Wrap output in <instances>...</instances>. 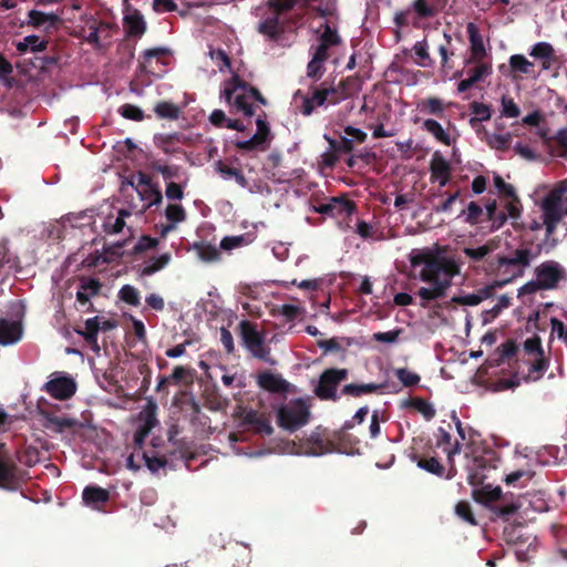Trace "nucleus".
<instances>
[{
    "instance_id": "nucleus-1",
    "label": "nucleus",
    "mask_w": 567,
    "mask_h": 567,
    "mask_svg": "<svg viewBox=\"0 0 567 567\" xmlns=\"http://www.w3.org/2000/svg\"><path fill=\"white\" fill-rule=\"evenodd\" d=\"M446 250L447 247L436 246L435 251L426 250L411 258L413 266L423 265L420 279L432 286L421 287L417 291L423 307L430 301L445 297L453 278L461 274V259L445 255Z\"/></svg>"
},
{
    "instance_id": "nucleus-2",
    "label": "nucleus",
    "mask_w": 567,
    "mask_h": 567,
    "mask_svg": "<svg viewBox=\"0 0 567 567\" xmlns=\"http://www.w3.org/2000/svg\"><path fill=\"white\" fill-rule=\"evenodd\" d=\"M542 254V245L535 247H519L508 256H497L489 268L498 276L505 277L497 286L502 287L512 280L522 277L534 259Z\"/></svg>"
},
{
    "instance_id": "nucleus-3",
    "label": "nucleus",
    "mask_w": 567,
    "mask_h": 567,
    "mask_svg": "<svg viewBox=\"0 0 567 567\" xmlns=\"http://www.w3.org/2000/svg\"><path fill=\"white\" fill-rule=\"evenodd\" d=\"M220 100L231 106H255L266 104L262 95L252 86L243 82L238 75L224 82L220 91Z\"/></svg>"
},
{
    "instance_id": "nucleus-4",
    "label": "nucleus",
    "mask_w": 567,
    "mask_h": 567,
    "mask_svg": "<svg viewBox=\"0 0 567 567\" xmlns=\"http://www.w3.org/2000/svg\"><path fill=\"white\" fill-rule=\"evenodd\" d=\"M309 405L302 399L291 400L277 410L278 425L289 432L299 430L309 422Z\"/></svg>"
},
{
    "instance_id": "nucleus-5",
    "label": "nucleus",
    "mask_w": 567,
    "mask_h": 567,
    "mask_svg": "<svg viewBox=\"0 0 567 567\" xmlns=\"http://www.w3.org/2000/svg\"><path fill=\"white\" fill-rule=\"evenodd\" d=\"M501 458L495 450L486 449L481 454L475 455L472 463L467 466V481L471 485L477 486L484 484L488 478V472L496 470Z\"/></svg>"
},
{
    "instance_id": "nucleus-6",
    "label": "nucleus",
    "mask_w": 567,
    "mask_h": 567,
    "mask_svg": "<svg viewBox=\"0 0 567 567\" xmlns=\"http://www.w3.org/2000/svg\"><path fill=\"white\" fill-rule=\"evenodd\" d=\"M349 371L347 369L330 368L326 369L319 377V381L313 392L320 400L338 401L340 395L337 393L339 384L347 380Z\"/></svg>"
},
{
    "instance_id": "nucleus-7",
    "label": "nucleus",
    "mask_w": 567,
    "mask_h": 567,
    "mask_svg": "<svg viewBox=\"0 0 567 567\" xmlns=\"http://www.w3.org/2000/svg\"><path fill=\"white\" fill-rule=\"evenodd\" d=\"M344 99L343 91L330 89L324 84L318 89L302 93L300 90L293 95V103L302 106H322L326 102L329 104H338Z\"/></svg>"
},
{
    "instance_id": "nucleus-8",
    "label": "nucleus",
    "mask_w": 567,
    "mask_h": 567,
    "mask_svg": "<svg viewBox=\"0 0 567 567\" xmlns=\"http://www.w3.org/2000/svg\"><path fill=\"white\" fill-rule=\"evenodd\" d=\"M78 34L95 49H101L111 38V27L93 17H83L78 25Z\"/></svg>"
},
{
    "instance_id": "nucleus-9",
    "label": "nucleus",
    "mask_w": 567,
    "mask_h": 567,
    "mask_svg": "<svg viewBox=\"0 0 567 567\" xmlns=\"http://www.w3.org/2000/svg\"><path fill=\"white\" fill-rule=\"evenodd\" d=\"M501 71L514 83H519L524 80L535 81L540 74L535 63L528 60L524 54L511 55L507 66L502 65Z\"/></svg>"
},
{
    "instance_id": "nucleus-10",
    "label": "nucleus",
    "mask_w": 567,
    "mask_h": 567,
    "mask_svg": "<svg viewBox=\"0 0 567 567\" xmlns=\"http://www.w3.org/2000/svg\"><path fill=\"white\" fill-rule=\"evenodd\" d=\"M127 184L135 189L143 202H146L145 210L163 202V194L157 184H154L152 177L143 172L132 175Z\"/></svg>"
},
{
    "instance_id": "nucleus-11",
    "label": "nucleus",
    "mask_w": 567,
    "mask_h": 567,
    "mask_svg": "<svg viewBox=\"0 0 567 567\" xmlns=\"http://www.w3.org/2000/svg\"><path fill=\"white\" fill-rule=\"evenodd\" d=\"M240 337L244 346L250 353L262 361H268L270 349L266 347L264 336L248 320L239 323Z\"/></svg>"
},
{
    "instance_id": "nucleus-12",
    "label": "nucleus",
    "mask_w": 567,
    "mask_h": 567,
    "mask_svg": "<svg viewBox=\"0 0 567 567\" xmlns=\"http://www.w3.org/2000/svg\"><path fill=\"white\" fill-rule=\"evenodd\" d=\"M535 277L544 290H554L560 281L567 280V271L558 261L547 260L535 268Z\"/></svg>"
},
{
    "instance_id": "nucleus-13",
    "label": "nucleus",
    "mask_w": 567,
    "mask_h": 567,
    "mask_svg": "<svg viewBox=\"0 0 567 567\" xmlns=\"http://www.w3.org/2000/svg\"><path fill=\"white\" fill-rule=\"evenodd\" d=\"M19 468L4 443H0V488L16 491L19 487Z\"/></svg>"
},
{
    "instance_id": "nucleus-14",
    "label": "nucleus",
    "mask_w": 567,
    "mask_h": 567,
    "mask_svg": "<svg viewBox=\"0 0 567 567\" xmlns=\"http://www.w3.org/2000/svg\"><path fill=\"white\" fill-rule=\"evenodd\" d=\"M341 38L339 37L336 29L330 25H326L324 30L319 34L317 44L311 47V52L327 59H334L337 62L336 54L341 47Z\"/></svg>"
},
{
    "instance_id": "nucleus-15",
    "label": "nucleus",
    "mask_w": 567,
    "mask_h": 567,
    "mask_svg": "<svg viewBox=\"0 0 567 567\" xmlns=\"http://www.w3.org/2000/svg\"><path fill=\"white\" fill-rule=\"evenodd\" d=\"M543 221L559 224L567 216V205L555 194H548L540 204Z\"/></svg>"
},
{
    "instance_id": "nucleus-16",
    "label": "nucleus",
    "mask_w": 567,
    "mask_h": 567,
    "mask_svg": "<svg viewBox=\"0 0 567 567\" xmlns=\"http://www.w3.org/2000/svg\"><path fill=\"white\" fill-rule=\"evenodd\" d=\"M315 209L322 215L341 217L351 215L355 209V205L352 200L342 197H332L328 203L320 204Z\"/></svg>"
},
{
    "instance_id": "nucleus-17",
    "label": "nucleus",
    "mask_w": 567,
    "mask_h": 567,
    "mask_svg": "<svg viewBox=\"0 0 567 567\" xmlns=\"http://www.w3.org/2000/svg\"><path fill=\"white\" fill-rule=\"evenodd\" d=\"M44 390L54 399L68 400L76 391V384L73 379L60 377L48 381Z\"/></svg>"
},
{
    "instance_id": "nucleus-18",
    "label": "nucleus",
    "mask_w": 567,
    "mask_h": 567,
    "mask_svg": "<svg viewBox=\"0 0 567 567\" xmlns=\"http://www.w3.org/2000/svg\"><path fill=\"white\" fill-rule=\"evenodd\" d=\"M431 182H439L441 187L447 185L451 179L452 167L451 164L444 158L440 152L432 155L430 162Z\"/></svg>"
},
{
    "instance_id": "nucleus-19",
    "label": "nucleus",
    "mask_w": 567,
    "mask_h": 567,
    "mask_svg": "<svg viewBox=\"0 0 567 567\" xmlns=\"http://www.w3.org/2000/svg\"><path fill=\"white\" fill-rule=\"evenodd\" d=\"M168 52L167 49L164 48H155L144 52L142 66L147 72L154 76H161L165 73V61L163 60L164 55Z\"/></svg>"
},
{
    "instance_id": "nucleus-20",
    "label": "nucleus",
    "mask_w": 567,
    "mask_h": 567,
    "mask_svg": "<svg viewBox=\"0 0 567 567\" xmlns=\"http://www.w3.org/2000/svg\"><path fill=\"white\" fill-rule=\"evenodd\" d=\"M257 383L261 389L271 393H287L290 388V383L280 374H275L269 371L259 373Z\"/></svg>"
},
{
    "instance_id": "nucleus-21",
    "label": "nucleus",
    "mask_w": 567,
    "mask_h": 567,
    "mask_svg": "<svg viewBox=\"0 0 567 567\" xmlns=\"http://www.w3.org/2000/svg\"><path fill=\"white\" fill-rule=\"evenodd\" d=\"M466 31L471 45L470 62H481L487 54L483 37L481 35L477 25L473 22L467 23Z\"/></svg>"
},
{
    "instance_id": "nucleus-22",
    "label": "nucleus",
    "mask_w": 567,
    "mask_h": 567,
    "mask_svg": "<svg viewBox=\"0 0 567 567\" xmlns=\"http://www.w3.org/2000/svg\"><path fill=\"white\" fill-rule=\"evenodd\" d=\"M524 364L527 368L526 374H525L524 369L520 370V373L524 375V379L526 381H537L547 371L548 365H549V361L545 357V354H540V355H537V357L527 358L524 361Z\"/></svg>"
},
{
    "instance_id": "nucleus-23",
    "label": "nucleus",
    "mask_w": 567,
    "mask_h": 567,
    "mask_svg": "<svg viewBox=\"0 0 567 567\" xmlns=\"http://www.w3.org/2000/svg\"><path fill=\"white\" fill-rule=\"evenodd\" d=\"M110 499V492L103 487L89 485L83 489L82 501L83 503L93 508L99 509L101 505H104Z\"/></svg>"
},
{
    "instance_id": "nucleus-24",
    "label": "nucleus",
    "mask_w": 567,
    "mask_h": 567,
    "mask_svg": "<svg viewBox=\"0 0 567 567\" xmlns=\"http://www.w3.org/2000/svg\"><path fill=\"white\" fill-rule=\"evenodd\" d=\"M243 424L250 426L255 433L260 435H270L274 432L269 419L254 410L244 415Z\"/></svg>"
},
{
    "instance_id": "nucleus-25",
    "label": "nucleus",
    "mask_w": 567,
    "mask_h": 567,
    "mask_svg": "<svg viewBox=\"0 0 567 567\" xmlns=\"http://www.w3.org/2000/svg\"><path fill=\"white\" fill-rule=\"evenodd\" d=\"M22 326L18 321L0 319V344L8 346L21 339Z\"/></svg>"
},
{
    "instance_id": "nucleus-26",
    "label": "nucleus",
    "mask_w": 567,
    "mask_h": 567,
    "mask_svg": "<svg viewBox=\"0 0 567 567\" xmlns=\"http://www.w3.org/2000/svg\"><path fill=\"white\" fill-rule=\"evenodd\" d=\"M59 21V16L55 13H45L39 10H30L28 13V24L44 31L55 28Z\"/></svg>"
},
{
    "instance_id": "nucleus-27",
    "label": "nucleus",
    "mask_w": 567,
    "mask_h": 567,
    "mask_svg": "<svg viewBox=\"0 0 567 567\" xmlns=\"http://www.w3.org/2000/svg\"><path fill=\"white\" fill-rule=\"evenodd\" d=\"M451 430H452V424L447 423L446 427L440 426L435 434L436 446L443 447L444 452H446V454H447V458H449L450 463L453 462V456L461 452V444L457 441L455 442V444L452 447H447L451 444V439H452L451 433H450Z\"/></svg>"
},
{
    "instance_id": "nucleus-28",
    "label": "nucleus",
    "mask_w": 567,
    "mask_h": 567,
    "mask_svg": "<svg viewBox=\"0 0 567 567\" xmlns=\"http://www.w3.org/2000/svg\"><path fill=\"white\" fill-rule=\"evenodd\" d=\"M492 72L491 64L480 63L475 68L471 69L467 73V78L458 83V92H465L475 83L482 81L484 78L489 75Z\"/></svg>"
},
{
    "instance_id": "nucleus-29",
    "label": "nucleus",
    "mask_w": 567,
    "mask_h": 567,
    "mask_svg": "<svg viewBox=\"0 0 567 567\" xmlns=\"http://www.w3.org/2000/svg\"><path fill=\"white\" fill-rule=\"evenodd\" d=\"M101 329L99 317L90 318L85 321L84 330L75 329V332L84 338L87 344L94 351H99L97 334Z\"/></svg>"
},
{
    "instance_id": "nucleus-30",
    "label": "nucleus",
    "mask_w": 567,
    "mask_h": 567,
    "mask_svg": "<svg viewBox=\"0 0 567 567\" xmlns=\"http://www.w3.org/2000/svg\"><path fill=\"white\" fill-rule=\"evenodd\" d=\"M309 453L312 455H322L333 451V443L326 439L320 432H312L307 440Z\"/></svg>"
},
{
    "instance_id": "nucleus-31",
    "label": "nucleus",
    "mask_w": 567,
    "mask_h": 567,
    "mask_svg": "<svg viewBox=\"0 0 567 567\" xmlns=\"http://www.w3.org/2000/svg\"><path fill=\"white\" fill-rule=\"evenodd\" d=\"M48 42L42 40L39 35L31 34L24 37L16 44L17 50L21 54L25 53H40L47 49Z\"/></svg>"
},
{
    "instance_id": "nucleus-32",
    "label": "nucleus",
    "mask_w": 567,
    "mask_h": 567,
    "mask_svg": "<svg viewBox=\"0 0 567 567\" xmlns=\"http://www.w3.org/2000/svg\"><path fill=\"white\" fill-rule=\"evenodd\" d=\"M554 48L548 42H537L529 49V56L538 59L543 63V69L549 68L550 61L554 58Z\"/></svg>"
},
{
    "instance_id": "nucleus-33",
    "label": "nucleus",
    "mask_w": 567,
    "mask_h": 567,
    "mask_svg": "<svg viewBox=\"0 0 567 567\" xmlns=\"http://www.w3.org/2000/svg\"><path fill=\"white\" fill-rule=\"evenodd\" d=\"M384 384L367 383V384H346L341 389V395H348L353 398H360L364 394L375 393L383 389Z\"/></svg>"
},
{
    "instance_id": "nucleus-34",
    "label": "nucleus",
    "mask_w": 567,
    "mask_h": 567,
    "mask_svg": "<svg viewBox=\"0 0 567 567\" xmlns=\"http://www.w3.org/2000/svg\"><path fill=\"white\" fill-rule=\"evenodd\" d=\"M127 216H131L127 209H120L116 217L109 215L103 223V230L107 235L120 234L125 227V217Z\"/></svg>"
},
{
    "instance_id": "nucleus-35",
    "label": "nucleus",
    "mask_w": 567,
    "mask_h": 567,
    "mask_svg": "<svg viewBox=\"0 0 567 567\" xmlns=\"http://www.w3.org/2000/svg\"><path fill=\"white\" fill-rule=\"evenodd\" d=\"M485 210L486 218L492 224V229H499L507 221V214L497 209L496 199L488 200L485 204Z\"/></svg>"
},
{
    "instance_id": "nucleus-36",
    "label": "nucleus",
    "mask_w": 567,
    "mask_h": 567,
    "mask_svg": "<svg viewBox=\"0 0 567 567\" xmlns=\"http://www.w3.org/2000/svg\"><path fill=\"white\" fill-rule=\"evenodd\" d=\"M124 25L128 35L141 37L146 29L143 17L137 12L133 11L124 17Z\"/></svg>"
},
{
    "instance_id": "nucleus-37",
    "label": "nucleus",
    "mask_w": 567,
    "mask_h": 567,
    "mask_svg": "<svg viewBox=\"0 0 567 567\" xmlns=\"http://www.w3.org/2000/svg\"><path fill=\"white\" fill-rule=\"evenodd\" d=\"M495 250V245L488 241L478 247H464L463 252L472 264L486 260V257Z\"/></svg>"
},
{
    "instance_id": "nucleus-38",
    "label": "nucleus",
    "mask_w": 567,
    "mask_h": 567,
    "mask_svg": "<svg viewBox=\"0 0 567 567\" xmlns=\"http://www.w3.org/2000/svg\"><path fill=\"white\" fill-rule=\"evenodd\" d=\"M402 405L416 410L426 421H431L436 413L434 406L422 398H410L405 400Z\"/></svg>"
},
{
    "instance_id": "nucleus-39",
    "label": "nucleus",
    "mask_w": 567,
    "mask_h": 567,
    "mask_svg": "<svg viewBox=\"0 0 567 567\" xmlns=\"http://www.w3.org/2000/svg\"><path fill=\"white\" fill-rule=\"evenodd\" d=\"M536 475V472L530 468H519L506 475L505 482L507 485L524 487Z\"/></svg>"
},
{
    "instance_id": "nucleus-40",
    "label": "nucleus",
    "mask_w": 567,
    "mask_h": 567,
    "mask_svg": "<svg viewBox=\"0 0 567 567\" xmlns=\"http://www.w3.org/2000/svg\"><path fill=\"white\" fill-rule=\"evenodd\" d=\"M413 461L416 462L417 466L431 474L443 476L444 466L439 462L436 457H419L416 455L413 456Z\"/></svg>"
},
{
    "instance_id": "nucleus-41",
    "label": "nucleus",
    "mask_w": 567,
    "mask_h": 567,
    "mask_svg": "<svg viewBox=\"0 0 567 567\" xmlns=\"http://www.w3.org/2000/svg\"><path fill=\"white\" fill-rule=\"evenodd\" d=\"M501 496H502L501 487L492 488L489 485H485L481 489H475L473 492L474 499L480 503H485V504L496 502L501 498Z\"/></svg>"
},
{
    "instance_id": "nucleus-42",
    "label": "nucleus",
    "mask_w": 567,
    "mask_h": 567,
    "mask_svg": "<svg viewBox=\"0 0 567 567\" xmlns=\"http://www.w3.org/2000/svg\"><path fill=\"white\" fill-rule=\"evenodd\" d=\"M216 171L225 178H234L241 187L247 186V179L240 169L227 166L221 161L216 163Z\"/></svg>"
},
{
    "instance_id": "nucleus-43",
    "label": "nucleus",
    "mask_w": 567,
    "mask_h": 567,
    "mask_svg": "<svg viewBox=\"0 0 567 567\" xmlns=\"http://www.w3.org/2000/svg\"><path fill=\"white\" fill-rule=\"evenodd\" d=\"M128 239H124L122 241H117L112 245H107L103 247V262L110 264L115 261L116 259L123 257L125 251H123V247L126 246Z\"/></svg>"
},
{
    "instance_id": "nucleus-44",
    "label": "nucleus",
    "mask_w": 567,
    "mask_h": 567,
    "mask_svg": "<svg viewBox=\"0 0 567 567\" xmlns=\"http://www.w3.org/2000/svg\"><path fill=\"white\" fill-rule=\"evenodd\" d=\"M423 127L435 136L437 141L443 143L444 145L451 144L450 135L443 130L442 125L435 120H425L423 123Z\"/></svg>"
},
{
    "instance_id": "nucleus-45",
    "label": "nucleus",
    "mask_w": 567,
    "mask_h": 567,
    "mask_svg": "<svg viewBox=\"0 0 567 567\" xmlns=\"http://www.w3.org/2000/svg\"><path fill=\"white\" fill-rule=\"evenodd\" d=\"M413 51L417 59L416 62L420 66L427 68L433 64V60L431 59L430 53H429V44H427L426 40L417 41L413 45Z\"/></svg>"
},
{
    "instance_id": "nucleus-46",
    "label": "nucleus",
    "mask_w": 567,
    "mask_h": 567,
    "mask_svg": "<svg viewBox=\"0 0 567 567\" xmlns=\"http://www.w3.org/2000/svg\"><path fill=\"white\" fill-rule=\"evenodd\" d=\"M551 153L555 156L567 159V127L557 132L556 136L554 137Z\"/></svg>"
},
{
    "instance_id": "nucleus-47",
    "label": "nucleus",
    "mask_w": 567,
    "mask_h": 567,
    "mask_svg": "<svg viewBox=\"0 0 567 567\" xmlns=\"http://www.w3.org/2000/svg\"><path fill=\"white\" fill-rule=\"evenodd\" d=\"M543 224L545 227V238L539 245H542V250L545 249L546 252H549L559 243V239L554 236L558 225L547 221H543Z\"/></svg>"
},
{
    "instance_id": "nucleus-48",
    "label": "nucleus",
    "mask_w": 567,
    "mask_h": 567,
    "mask_svg": "<svg viewBox=\"0 0 567 567\" xmlns=\"http://www.w3.org/2000/svg\"><path fill=\"white\" fill-rule=\"evenodd\" d=\"M208 54L219 72L230 71V59L224 50L210 49Z\"/></svg>"
},
{
    "instance_id": "nucleus-49",
    "label": "nucleus",
    "mask_w": 567,
    "mask_h": 567,
    "mask_svg": "<svg viewBox=\"0 0 567 567\" xmlns=\"http://www.w3.org/2000/svg\"><path fill=\"white\" fill-rule=\"evenodd\" d=\"M394 374L405 388H412L421 381V377L408 368H399L394 371Z\"/></svg>"
},
{
    "instance_id": "nucleus-50",
    "label": "nucleus",
    "mask_w": 567,
    "mask_h": 567,
    "mask_svg": "<svg viewBox=\"0 0 567 567\" xmlns=\"http://www.w3.org/2000/svg\"><path fill=\"white\" fill-rule=\"evenodd\" d=\"M195 248L203 261L213 262L219 259V250L210 244H196Z\"/></svg>"
},
{
    "instance_id": "nucleus-51",
    "label": "nucleus",
    "mask_w": 567,
    "mask_h": 567,
    "mask_svg": "<svg viewBox=\"0 0 567 567\" xmlns=\"http://www.w3.org/2000/svg\"><path fill=\"white\" fill-rule=\"evenodd\" d=\"M12 73V64L0 53V82L7 87H11L14 84Z\"/></svg>"
},
{
    "instance_id": "nucleus-52",
    "label": "nucleus",
    "mask_w": 567,
    "mask_h": 567,
    "mask_svg": "<svg viewBox=\"0 0 567 567\" xmlns=\"http://www.w3.org/2000/svg\"><path fill=\"white\" fill-rule=\"evenodd\" d=\"M165 217L169 223L178 224L186 219V212L179 204H168L165 209Z\"/></svg>"
},
{
    "instance_id": "nucleus-53",
    "label": "nucleus",
    "mask_w": 567,
    "mask_h": 567,
    "mask_svg": "<svg viewBox=\"0 0 567 567\" xmlns=\"http://www.w3.org/2000/svg\"><path fill=\"white\" fill-rule=\"evenodd\" d=\"M524 352L527 358L544 354L540 337L534 334L533 337L526 339L524 342Z\"/></svg>"
},
{
    "instance_id": "nucleus-54",
    "label": "nucleus",
    "mask_w": 567,
    "mask_h": 567,
    "mask_svg": "<svg viewBox=\"0 0 567 567\" xmlns=\"http://www.w3.org/2000/svg\"><path fill=\"white\" fill-rule=\"evenodd\" d=\"M235 146L241 151H265L268 146L261 142L259 135H252L249 140L237 141Z\"/></svg>"
},
{
    "instance_id": "nucleus-55",
    "label": "nucleus",
    "mask_w": 567,
    "mask_h": 567,
    "mask_svg": "<svg viewBox=\"0 0 567 567\" xmlns=\"http://www.w3.org/2000/svg\"><path fill=\"white\" fill-rule=\"evenodd\" d=\"M118 295H120L121 300H123L124 302H126L131 306L136 307L141 303L140 292L133 286L124 285L121 288Z\"/></svg>"
},
{
    "instance_id": "nucleus-56",
    "label": "nucleus",
    "mask_w": 567,
    "mask_h": 567,
    "mask_svg": "<svg viewBox=\"0 0 567 567\" xmlns=\"http://www.w3.org/2000/svg\"><path fill=\"white\" fill-rule=\"evenodd\" d=\"M456 515L462 518L464 522L468 523L472 526L477 525V520L472 513V508L468 502L461 501L455 506Z\"/></svg>"
},
{
    "instance_id": "nucleus-57",
    "label": "nucleus",
    "mask_w": 567,
    "mask_h": 567,
    "mask_svg": "<svg viewBox=\"0 0 567 567\" xmlns=\"http://www.w3.org/2000/svg\"><path fill=\"white\" fill-rule=\"evenodd\" d=\"M327 59L319 56L312 52V58L307 66V75L309 78H319L323 74V63Z\"/></svg>"
},
{
    "instance_id": "nucleus-58",
    "label": "nucleus",
    "mask_w": 567,
    "mask_h": 567,
    "mask_svg": "<svg viewBox=\"0 0 567 567\" xmlns=\"http://www.w3.org/2000/svg\"><path fill=\"white\" fill-rule=\"evenodd\" d=\"M249 244L247 235L227 236L220 241V248L224 250H231L234 248L243 247Z\"/></svg>"
},
{
    "instance_id": "nucleus-59",
    "label": "nucleus",
    "mask_w": 567,
    "mask_h": 567,
    "mask_svg": "<svg viewBox=\"0 0 567 567\" xmlns=\"http://www.w3.org/2000/svg\"><path fill=\"white\" fill-rule=\"evenodd\" d=\"M330 148L339 153H351L353 151V138L341 136L339 140L327 138Z\"/></svg>"
},
{
    "instance_id": "nucleus-60",
    "label": "nucleus",
    "mask_w": 567,
    "mask_h": 567,
    "mask_svg": "<svg viewBox=\"0 0 567 567\" xmlns=\"http://www.w3.org/2000/svg\"><path fill=\"white\" fill-rule=\"evenodd\" d=\"M158 240L156 238H153L151 236H142L138 241L134 245L132 248V251L128 254L131 256L133 255H140L148 249H153L157 246Z\"/></svg>"
},
{
    "instance_id": "nucleus-61",
    "label": "nucleus",
    "mask_w": 567,
    "mask_h": 567,
    "mask_svg": "<svg viewBox=\"0 0 567 567\" xmlns=\"http://www.w3.org/2000/svg\"><path fill=\"white\" fill-rule=\"evenodd\" d=\"M494 185L503 197L516 199V192L513 185L507 184L499 175L494 177Z\"/></svg>"
},
{
    "instance_id": "nucleus-62",
    "label": "nucleus",
    "mask_w": 567,
    "mask_h": 567,
    "mask_svg": "<svg viewBox=\"0 0 567 567\" xmlns=\"http://www.w3.org/2000/svg\"><path fill=\"white\" fill-rule=\"evenodd\" d=\"M465 213H466V221L470 223L471 225H476V224L481 223L482 217L484 215L483 208L476 202H471L467 205V209Z\"/></svg>"
},
{
    "instance_id": "nucleus-63",
    "label": "nucleus",
    "mask_w": 567,
    "mask_h": 567,
    "mask_svg": "<svg viewBox=\"0 0 567 567\" xmlns=\"http://www.w3.org/2000/svg\"><path fill=\"white\" fill-rule=\"evenodd\" d=\"M281 164V155L278 152H274L269 154L267 162L265 164V171L271 175L272 178L277 181H281V177L277 176L276 169Z\"/></svg>"
},
{
    "instance_id": "nucleus-64",
    "label": "nucleus",
    "mask_w": 567,
    "mask_h": 567,
    "mask_svg": "<svg viewBox=\"0 0 567 567\" xmlns=\"http://www.w3.org/2000/svg\"><path fill=\"white\" fill-rule=\"evenodd\" d=\"M492 509L498 517L508 519L518 511V506L514 503L496 504Z\"/></svg>"
}]
</instances>
